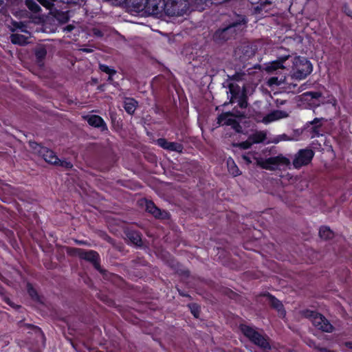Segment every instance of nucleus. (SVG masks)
I'll return each mask as SVG.
<instances>
[{"instance_id": "nucleus-58", "label": "nucleus", "mask_w": 352, "mask_h": 352, "mask_svg": "<svg viewBox=\"0 0 352 352\" xmlns=\"http://www.w3.org/2000/svg\"><path fill=\"white\" fill-rule=\"evenodd\" d=\"M312 104L314 106V107H318L319 106V103H315L314 102H312Z\"/></svg>"}, {"instance_id": "nucleus-53", "label": "nucleus", "mask_w": 352, "mask_h": 352, "mask_svg": "<svg viewBox=\"0 0 352 352\" xmlns=\"http://www.w3.org/2000/svg\"><path fill=\"white\" fill-rule=\"evenodd\" d=\"M76 243L78 245H86L87 242L85 241L76 240Z\"/></svg>"}, {"instance_id": "nucleus-21", "label": "nucleus", "mask_w": 352, "mask_h": 352, "mask_svg": "<svg viewBox=\"0 0 352 352\" xmlns=\"http://www.w3.org/2000/svg\"><path fill=\"white\" fill-rule=\"evenodd\" d=\"M138 105V101L133 98H125L124 100L123 107L125 111L129 115H133L135 113Z\"/></svg>"}, {"instance_id": "nucleus-36", "label": "nucleus", "mask_w": 352, "mask_h": 352, "mask_svg": "<svg viewBox=\"0 0 352 352\" xmlns=\"http://www.w3.org/2000/svg\"><path fill=\"white\" fill-rule=\"evenodd\" d=\"M236 102H237L238 105L241 109H244L248 107V98L245 91L241 94V96L236 98Z\"/></svg>"}, {"instance_id": "nucleus-18", "label": "nucleus", "mask_w": 352, "mask_h": 352, "mask_svg": "<svg viewBox=\"0 0 352 352\" xmlns=\"http://www.w3.org/2000/svg\"><path fill=\"white\" fill-rule=\"evenodd\" d=\"M85 119L89 124V125L95 128H99L102 131H104L108 129L104 120L100 116L89 115L85 116Z\"/></svg>"}, {"instance_id": "nucleus-59", "label": "nucleus", "mask_w": 352, "mask_h": 352, "mask_svg": "<svg viewBox=\"0 0 352 352\" xmlns=\"http://www.w3.org/2000/svg\"><path fill=\"white\" fill-rule=\"evenodd\" d=\"M7 304H8V305L12 306V304L9 301H7Z\"/></svg>"}, {"instance_id": "nucleus-50", "label": "nucleus", "mask_w": 352, "mask_h": 352, "mask_svg": "<svg viewBox=\"0 0 352 352\" xmlns=\"http://www.w3.org/2000/svg\"><path fill=\"white\" fill-rule=\"evenodd\" d=\"M344 345L349 349H352V342L348 341L344 343Z\"/></svg>"}, {"instance_id": "nucleus-23", "label": "nucleus", "mask_w": 352, "mask_h": 352, "mask_svg": "<svg viewBox=\"0 0 352 352\" xmlns=\"http://www.w3.org/2000/svg\"><path fill=\"white\" fill-rule=\"evenodd\" d=\"M26 289L28 296L33 301L38 303H43L41 296L39 295L38 291L31 283H27Z\"/></svg>"}, {"instance_id": "nucleus-54", "label": "nucleus", "mask_w": 352, "mask_h": 352, "mask_svg": "<svg viewBox=\"0 0 352 352\" xmlns=\"http://www.w3.org/2000/svg\"><path fill=\"white\" fill-rule=\"evenodd\" d=\"M113 76H108L107 81L109 82H111L113 81Z\"/></svg>"}, {"instance_id": "nucleus-41", "label": "nucleus", "mask_w": 352, "mask_h": 352, "mask_svg": "<svg viewBox=\"0 0 352 352\" xmlns=\"http://www.w3.org/2000/svg\"><path fill=\"white\" fill-rule=\"evenodd\" d=\"M252 144H252V141L250 140V139L248 138L245 141L239 142V143L234 144V146L236 147H238L241 149H248L252 146Z\"/></svg>"}, {"instance_id": "nucleus-7", "label": "nucleus", "mask_w": 352, "mask_h": 352, "mask_svg": "<svg viewBox=\"0 0 352 352\" xmlns=\"http://www.w3.org/2000/svg\"><path fill=\"white\" fill-rule=\"evenodd\" d=\"M30 146L47 163L55 165L56 163L58 162V161H57L58 160V157L52 150L36 142H30Z\"/></svg>"}, {"instance_id": "nucleus-55", "label": "nucleus", "mask_w": 352, "mask_h": 352, "mask_svg": "<svg viewBox=\"0 0 352 352\" xmlns=\"http://www.w3.org/2000/svg\"><path fill=\"white\" fill-rule=\"evenodd\" d=\"M277 78H272L270 80V84H273L274 83V80H276Z\"/></svg>"}, {"instance_id": "nucleus-34", "label": "nucleus", "mask_w": 352, "mask_h": 352, "mask_svg": "<svg viewBox=\"0 0 352 352\" xmlns=\"http://www.w3.org/2000/svg\"><path fill=\"white\" fill-rule=\"evenodd\" d=\"M55 17L61 23H65L69 20V12L57 11Z\"/></svg>"}, {"instance_id": "nucleus-31", "label": "nucleus", "mask_w": 352, "mask_h": 352, "mask_svg": "<svg viewBox=\"0 0 352 352\" xmlns=\"http://www.w3.org/2000/svg\"><path fill=\"white\" fill-rule=\"evenodd\" d=\"M252 144H259L263 142L266 139V134L263 131H258L249 137Z\"/></svg>"}, {"instance_id": "nucleus-24", "label": "nucleus", "mask_w": 352, "mask_h": 352, "mask_svg": "<svg viewBox=\"0 0 352 352\" xmlns=\"http://www.w3.org/2000/svg\"><path fill=\"white\" fill-rule=\"evenodd\" d=\"M286 116L287 114L285 112L280 110H276L266 115L263 118V121L265 123H269Z\"/></svg>"}, {"instance_id": "nucleus-16", "label": "nucleus", "mask_w": 352, "mask_h": 352, "mask_svg": "<svg viewBox=\"0 0 352 352\" xmlns=\"http://www.w3.org/2000/svg\"><path fill=\"white\" fill-rule=\"evenodd\" d=\"M157 144L168 151H175L178 153H182L184 150V146L181 143L169 142L166 138H158L156 141Z\"/></svg>"}, {"instance_id": "nucleus-48", "label": "nucleus", "mask_w": 352, "mask_h": 352, "mask_svg": "<svg viewBox=\"0 0 352 352\" xmlns=\"http://www.w3.org/2000/svg\"><path fill=\"white\" fill-rule=\"evenodd\" d=\"M93 33H94V36H96V37H98V38H101L104 36L103 32L100 30L97 29V28L93 29Z\"/></svg>"}, {"instance_id": "nucleus-6", "label": "nucleus", "mask_w": 352, "mask_h": 352, "mask_svg": "<svg viewBox=\"0 0 352 352\" xmlns=\"http://www.w3.org/2000/svg\"><path fill=\"white\" fill-rule=\"evenodd\" d=\"M254 158L256 160V164L265 170H274L277 169L279 166H288L290 164L289 160L282 155L276 157H270L265 160Z\"/></svg>"}, {"instance_id": "nucleus-10", "label": "nucleus", "mask_w": 352, "mask_h": 352, "mask_svg": "<svg viewBox=\"0 0 352 352\" xmlns=\"http://www.w3.org/2000/svg\"><path fill=\"white\" fill-rule=\"evenodd\" d=\"M38 2L50 11L56 10L55 5L59 3L72 6H84L87 0H37Z\"/></svg>"}, {"instance_id": "nucleus-45", "label": "nucleus", "mask_w": 352, "mask_h": 352, "mask_svg": "<svg viewBox=\"0 0 352 352\" xmlns=\"http://www.w3.org/2000/svg\"><path fill=\"white\" fill-rule=\"evenodd\" d=\"M111 120L112 122V124L116 127L117 126L118 129L121 128L122 126V120L121 119L117 120L116 115H111Z\"/></svg>"}, {"instance_id": "nucleus-1", "label": "nucleus", "mask_w": 352, "mask_h": 352, "mask_svg": "<svg viewBox=\"0 0 352 352\" xmlns=\"http://www.w3.org/2000/svg\"><path fill=\"white\" fill-rule=\"evenodd\" d=\"M248 19L244 15H239L235 13L229 19L225 21L222 25L213 34L212 39L214 43L223 44L233 38L240 30L242 25H245Z\"/></svg>"}, {"instance_id": "nucleus-57", "label": "nucleus", "mask_w": 352, "mask_h": 352, "mask_svg": "<svg viewBox=\"0 0 352 352\" xmlns=\"http://www.w3.org/2000/svg\"><path fill=\"white\" fill-rule=\"evenodd\" d=\"M282 136H283L282 140H288V139L287 138V135H286V134H283Z\"/></svg>"}, {"instance_id": "nucleus-49", "label": "nucleus", "mask_w": 352, "mask_h": 352, "mask_svg": "<svg viewBox=\"0 0 352 352\" xmlns=\"http://www.w3.org/2000/svg\"><path fill=\"white\" fill-rule=\"evenodd\" d=\"M74 25L72 24L67 25L64 28L63 31L65 32H71L74 29Z\"/></svg>"}, {"instance_id": "nucleus-39", "label": "nucleus", "mask_w": 352, "mask_h": 352, "mask_svg": "<svg viewBox=\"0 0 352 352\" xmlns=\"http://www.w3.org/2000/svg\"><path fill=\"white\" fill-rule=\"evenodd\" d=\"M12 25L13 26V29H12V31H14L16 30H20L21 32H26V25L25 24H24L23 22H21V21H12Z\"/></svg>"}, {"instance_id": "nucleus-28", "label": "nucleus", "mask_w": 352, "mask_h": 352, "mask_svg": "<svg viewBox=\"0 0 352 352\" xmlns=\"http://www.w3.org/2000/svg\"><path fill=\"white\" fill-rule=\"evenodd\" d=\"M232 116L233 114L230 111L221 113L217 117V124L228 126L233 119V118H230Z\"/></svg>"}, {"instance_id": "nucleus-11", "label": "nucleus", "mask_w": 352, "mask_h": 352, "mask_svg": "<svg viewBox=\"0 0 352 352\" xmlns=\"http://www.w3.org/2000/svg\"><path fill=\"white\" fill-rule=\"evenodd\" d=\"M186 2L187 0H165V14L171 16L179 15L183 7L186 6Z\"/></svg>"}, {"instance_id": "nucleus-46", "label": "nucleus", "mask_w": 352, "mask_h": 352, "mask_svg": "<svg viewBox=\"0 0 352 352\" xmlns=\"http://www.w3.org/2000/svg\"><path fill=\"white\" fill-rule=\"evenodd\" d=\"M342 12L349 17L352 19V10L350 8L348 3H344L342 7Z\"/></svg>"}, {"instance_id": "nucleus-47", "label": "nucleus", "mask_w": 352, "mask_h": 352, "mask_svg": "<svg viewBox=\"0 0 352 352\" xmlns=\"http://www.w3.org/2000/svg\"><path fill=\"white\" fill-rule=\"evenodd\" d=\"M252 153L250 152L243 154L242 158L248 164H252Z\"/></svg>"}, {"instance_id": "nucleus-51", "label": "nucleus", "mask_w": 352, "mask_h": 352, "mask_svg": "<svg viewBox=\"0 0 352 352\" xmlns=\"http://www.w3.org/2000/svg\"><path fill=\"white\" fill-rule=\"evenodd\" d=\"M320 352H336L334 351L329 350V349H328L327 348H325V347L320 348Z\"/></svg>"}, {"instance_id": "nucleus-42", "label": "nucleus", "mask_w": 352, "mask_h": 352, "mask_svg": "<svg viewBox=\"0 0 352 352\" xmlns=\"http://www.w3.org/2000/svg\"><path fill=\"white\" fill-rule=\"evenodd\" d=\"M228 126H230L232 129H234L236 133H241L242 131V126H241L239 122L235 118H233L231 120Z\"/></svg>"}, {"instance_id": "nucleus-4", "label": "nucleus", "mask_w": 352, "mask_h": 352, "mask_svg": "<svg viewBox=\"0 0 352 352\" xmlns=\"http://www.w3.org/2000/svg\"><path fill=\"white\" fill-rule=\"evenodd\" d=\"M300 313L302 317L309 319L313 325L318 329L327 333L333 331L334 327L322 314L318 311L305 309L302 310Z\"/></svg>"}, {"instance_id": "nucleus-27", "label": "nucleus", "mask_w": 352, "mask_h": 352, "mask_svg": "<svg viewBox=\"0 0 352 352\" xmlns=\"http://www.w3.org/2000/svg\"><path fill=\"white\" fill-rule=\"evenodd\" d=\"M322 96L320 91H306L301 95V100L307 102H312L314 100H318Z\"/></svg>"}, {"instance_id": "nucleus-22", "label": "nucleus", "mask_w": 352, "mask_h": 352, "mask_svg": "<svg viewBox=\"0 0 352 352\" xmlns=\"http://www.w3.org/2000/svg\"><path fill=\"white\" fill-rule=\"evenodd\" d=\"M34 55L37 64L40 66L44 65V60L47 55V50L43 45H38L34 49Z\"/></svg>"}, {"instance_id": "nucleus-60", "label": "nucleus", "mask_w": 352, "mask_h": 352, "mask_svg": "<svg viewBox=\"0 0 352 352\" xmlns=\"http://www.w3.org/2000/svg\"><path fill=\"white\" fill-rule=\"evenodd\" d=\"M2 289L1 286L0 285V290Z\"/></svg>"}, {"instance_id": "nucleus-35", "label": "nucleus", "mask_w": 352, "mask_h": 352, "mask_svg": "<svg viewBox=\"0 0 352 352\" xmlns=\"http://www.w3.org/2000/svg\"><path fill=\"white\" fill-rule=\"evenodd\" d=\"M228 168L230 173L232 174L234 177L240 175L241 173L239 168L232 160L231 162L230 160L228 161Z\"/></svg>"}, {"instance_id": "nucleus-29", "label": "nucleus", "mask_w": 352, "mask_h": 352, "mask_svg": "<svg viewBox=\"0 0 352 352\" xmlns=\"http://www.w3.org/2000/svg\"><path fill=\"white\" fill-rule=\"evenodd\" d=\"M12 43L19 45H25L28 43V37L23 34H12L10 36Z\"/></svg>"}, {"instance_id": "nucleus-40", "label": "nucleus", "mask_w": 352, "mask_h": 352, "mask_svg": "<svg viewBox=\"0 0 352 352\" xmlns=\"http://www.w3.org/2000/svg\"><path fill=\"white\" fill-rule=\"evenodd\" d=\"M99 67L102 72H104L109 76H114L116 74V71L114 69L111 68L107 65L100 64Z\"/></svg>"}, {"instance_id": "nucleus-43", "label": "nucleus", "mask_w": 352, "mask_h": 352, "mask_svg": "<svg viewBox=\"0 0 352 352\" xmlns=\"http://www.w3.org/2000/svg\"><path fill=\"white\" fill-rule=\"evenodd\" d=\"M228 126H230L232 129H234L236 133H241L242 131V126H241L239 122L235 118H233L231 120Z\"/></svg>"}, {"instance_id": "nucleus-38", "label": "nucleus", "mask_w": 352, "mask_h": 352, "mask_svg": "<svg viewBox=\"0 0 352 352\" xmlns=\"http://www.w3.org/2000/svg\"><path fill=\"white\" fill-rule=\"evenodd\" d=\"M25 326L28 329L32 330L35 334L40 336L42 339H45V335L39 327L31 324H26Z\"/></svg>"}, {"instance_id": "nucleus-26", "label": "nucleus", "mask_w": 352, "mask_h": 352, "mask_svg": "<svg viewBox=\"0 0 352 352\" xmlns=\"http://www.w3.org/2000/svg\"><path fill=\"white\" fill-rule=\"evenodd\" d=\"M126 236L133 244L140 247L142 245L141 235L138 232L129 231L126 233Z\"/></svg>"}, {"instance_id": "nucleus-17", "label": "nucleus", "mask_w": 352, "mask_h": 352, "mask_svg": "<svg viewBox=\"0 0 352 352\" xmlns=\"http://www.w3.org/2000/svg\"><path fill=\"white\" fill-rule=\"evenodd\" d=\"M324 120V118H315L313 120L306 123V129H309L308 131L309 132L311 138L322 135L321 133V129L322 126L321 122Z\"/></svg>"}, {"instance_id": "nucleus-2", "label": "nucleus", "mask_w": 352, "mask_h": 352, "mask_svg": "<svg viewBox=\"0 0 352 352\" xmlns=\"http://www.w3.org/2000/svg\"><path fill=\"white\" fill-rule=\"evenodd\" d=\"M67 253L72 256H78L80 259L91 263L98 272L105 275L107 270L102 268L100 265V256L98 252L93 250H85L82 248L67 247Z\"/></svg>"}, {"instance_id": "nucleus-44", "label": "nucleus", "mask_w": 352, "mask_h": 352, "mask_svg": "<svg viewBox=\"0 0 352 352\" xmlns=\"http://www.w3.org/2000/svg\"><path fill=\"white\" fill-rule=\"evenodd\" d=\"M58 162L56 163L55 166L63 167L67 169H70L73 167V164H72V162H70L69 161L60 160L59 158H58Z\"/></svg>"}, {"instance_id": "nucleus-52", "label": "nucleus", "mask_w": 352, "mask_h": 352, "mask_svg": "<svg viewBox=\"0 0 352 352\" xmlns=\"http://www.w3.org/2000/svg\"><path fill=\"white\" fill-rule=\"evenodd\" d=\"M179 294L182 296L190 298V296L189 294H188L184 292H181L179 290Z\"/></svg>"}, {"instance_id": "nucleus-15", "label": "nucleus", "mask_w": 352, "mask_h": 352, "mask_svg": "<svg viewBox=\"0 0 352 352\" xmlns=\"http://www.w3.org/2000/svg\"><path fill=\"white\" fill-rule=\"evenodd\" d=\"M257 50L256 45L250 43H243L237 48L236 52L240 54L239 58L243 61H246L253 57Z\"/></svg>"}, {"instance_id": "nucleus-12", "label": "nucleus", "mask_w": 352, "mask_h": 352, "mask_svg": "<svg viewBox=\"0 0 352 352\" xmlns=\"http://www.w3.org/2000/svg\"><path fill=\"white\" fill-rule=\"evenodd\" d=\"M146 211L157 219L168 220L170 219V214L168 211L161 210L151 200H146Z\"/></svg>"}, {"instance_id": "nucleus-37", "label": "nucleus", "mask_w": 352, "mask_h": 352, "mask_svg": "<svg viewBox=\"0 0 352 352\" xmlns=\"http://www.w3.org/2000/svg\"><path fill=\"white\" fill-rule=\"evenodd\" d=\"M188 307L190 310L191 314L195 318H199L200 314V306L197 303L188 304Z\"/></svg>"}, {"instance_id": "nucleus-8", "label": "nucleus", "mask_w": 352, "mask_h": 352, "mask_svg": "<svg viewBox=\"0 0 352 352\" xmlns=\"http://www.w3.org/2000/svg\"><path fill=\"white\" fill-rule=\"evenodd\" d=\"M315 153L311 148L300 149L295 155L293 160V166L295 168H300L302 166H307L311 163Z\"/></svg>"}, {"instance_id": "nucleus-20", "label": "nucleus", "mask_w": 352, "mask_h": 352, "mask_svg": "<svg viewBox=\"0 0 352 352\" xmlns=\"http://www.w3.org/2000/svg\"><path fill=\"white\" fill-rule=\"evenodd\" d=\"M289 57V55L279 57L277 60L272 61L270 65H267L266 70L268 72H273L278 69L284 68L283 64Z\"/></svg>"}, {"instance_id": "nucleus-30", "label": "nucleus", "mask_w": 352, "mask_h": 352, "mask_svg": "<svg viewBox=\"0 0 352 352\" xmlns=\"http://www.w3.org/2000/svg\"><path fill=\"white\" fill-rule=\"evenodd\" d=\"M319 236L321 239L327 240L334 236L333 232L328 226H321L319 230Z\"/></svg>"}, {"instance_id": "nucleus-19", "label": "nucleus", "mask_w": 352, "mask_h": 352, "mask_svg": "<svg viewBox=\"0 0 352 352\" xmlns=\"http://www.w3.org/2000/svg\"><path fill=\"white\" fill-rule=\"evenodd\" d=\"M229 91L228 94H230V103L234 104L236 102V100L239 98L241 94L245 92V91H241V87L236 83L231 82L228 85Z\"/></svg>"}, {"instance_id": "nucleus-56", "label": "nucleus", "mask_w": 352, "mask_h": 352, "mask_svg": "<svg viewBox=\"0 0 352 352\" xmlns=\"http://www.w3.org/2000/svg\"><path fill=\"white\" fill-rule=\"evenodd\" d=\"M107 303L109 306H111L113 304V302L112 300H109L107 301Z\"/></svg>"}, {"instance_id": "nucleus-9", "label": "nucleus", "mask_w": 352, "mask_h": 352, "mask_svg": "<svg viewBox=\"0 0 352 352\" xmlns=\"http://www.w3.org/2000/svg\"><path fill=\"white\" fill-rule=\"evenodd\" d=\"M165 0H146L144 12L148 14L162 16L165 14Z\"/></svg>"}, {"instance_id": "nucleus-13", "label": "nucleus", "mask_w": 352, "mask_h": 352, "mask_svg": "<svg viewBox=\"0 0 352 352\" xmlns=\"http://www.w3.org/2000/svg\"><path fill=\"white\" fill-rule=\"evenodd\" d=\"M23 0H0V14L6 15L9 11L14 12L23 6Z\"/></svg>"}, {"instance_id": "nucleus-5", "label": "nucleus", "mask_w": 352, "mask_h": 352, "mask_svg": "<svg viewBox=\"0 0 352 352\" xmlns=\"http://www.w3.org/2000/svg\"><path fill=\"white\" fill-rule=\"evenodd\" d=\"M292 71L293 78L298 80H303L312 72L313 65L307 58L296 56L293 61Z\"/></svg>"}, {"instance_id": "nucleus-25", "label": "nucleus", "mask_w": 352, "mask_h": 352, "mask_svg": "<svg viewBox=\"0 0 352 352\" xmlns=\"http://www.w3.org/2000/svg\"><path fill=\"white\" fill-rule=\"evenodd\" d=\"M136 12L144 11L146 0H124Z\"/></svg>"}, {"instance_id": "nucleus-32", "label": "nucleus", "mask_w": 352, "mask_h": 352, "mask_svg": "<svg viewBox=\"0 0 352 352\" xmlns=\"http://www.w3.org/2000/svg\"><path fill=\"white\" fill-rule=\"evenodd\" d=\"M24 4L32 13L37 14L41 10L40 6L34 0H25Z\"/></svg>"}, {"instance_id": "nucleus-33", "label": "nucleus", "mask_w": 352, "mask_h": 352, "mask_svg": "<svg viewBox=\"0 0 352 352\" xmlns=\"http://www.w3.org/2000/svg\"><path fill=\"white\" fill-rule=\"evenodd\" d=\"M272 2L270 0H265L260 3L258 6L255 7V12L256 14H261L263 11L267 12L270 8V6L272 5Z\"/></svg>"}, {"instance_id": "nucleus-14", "label": "nucleus", "mask_w": 352, "mask_h": 352, "mask_svg": "<svg viewBox=\"0 0 352 352\" xmlns=\"http://www.w3.org/2000/svg\"><path fill=\"white\" fill-rule=\"evenodd\" d=\"M261 296L267 298L270 307L278 312L280 317L284 318L285 316L286 311L280 300L267 292H264Z\"/></svg>"}, {"instance_id": "nucleus-3", "label": "nucleus", "mask_w": 352, "mask_h": 352, "mask_svg": "<svg viewBox=\"0 0 352 352\" xmlns=\"http://www.w3.org/2000/svg\"><path fill=\"white\" fill-rule=\"evenodd\" d=\"M239 329L243 335L254 344L263 350L271 349L269 338L259 333L256 328L242 323L239 324Z\"/></svg>"}]
</instances>
